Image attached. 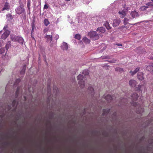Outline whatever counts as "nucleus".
<instances>
[{
    "mask_svg": "<svg viewBox=\"0 0 153 153\" xmlns=\"http://www.w3.org/2000/svg\"><path fill=\"white\" fill-rule=\"evenodd\" d=\"M23 90L25 92V89H22L21 87H18L17 88L15 95V97L16 99L13 101L11 105H8L5 108H3L4 109V112H6L7 111H10L11 108V106L14 109H15L16 107L19 103V102L17 100L18 99L19 101L20 100L22 92H23Z\"/></svg>",
    "mask_w": 153,
    "mask_h": 153,
    "instance_id": "obj_1",
    "label": "nucleus"
},
{
    "mask_svg": "<svg viewBox=\"0 0 153 153\" xmlns=\"http://www.w3.org/2000/svg\"><path fill=\"white\" fill-rule=\"evenodd\" d=\"M88 35L91 39L94 40H97L99 38V35L96 31H91L88 33Z\"/></svg>",
    "mask_w": 153,
    "mask_h": 153,
    "instance_id": "obj_2",
    "label": "nucleus"
},
{
    "mask_svg": "<svg viewBox=\"0 0 153 153\" xmlns=\"http://www.w3.org/2000/svg\"><path fill=\"white\" fill-rule=\"evenodd\" d=\"M7 27V26H5L3 28V30H4L5 31L2 34L1 36L2 39H6L8 37L10 33V31L6 30Z\"/></svg>",
    "mask_w": 153,
    "mask_h": 153,
    "instance_id": "obj_3",
    "label": "nucleus"
},
{
    "mask_svg": "<svg viewBox=\"0 0 153 153\" xmlns=\"http://www.w3.org/2000/svg\"><path fill=\"white\" fill-rule=\"evenodd\" d=\"M5 49L4 48H1L0 49V56H1L3 59H7L8 56L6 55V52Z\"/></svg>",
    "mask_w": 153,
    "mask_h": 153,
    "instance_id": "obj_4",
    "label": "nucleus"
},
{
    "mask_svg": "<svg viewBox=\"0 0 153 153\" xmlns=\"http://www.w3.org/2000/svg\"><path fill=\"white\" fill-rule=\"evenodd\" d=\"M77 79L78 81V83L80 86L83 87V85H84V83L83 80L84 79V76L81 74H79L77 77Z\"/></svg>",
    "mask_w": 153,
    "mask_h": 153,
    "instance_id": "obj_5",
    "label": "nucleus"
},
{
    "mask_svg": "<svg viewBox=\"0 0 153 153\" xmlns=\"http://www.w3.org/2000/svg\"><path fill=\"white\" fill-rule=\"evenodd\" d=\"M16 10L17 13L20 14L24 12L25 9L23 6H21L18 7Z\"/></svg>",
    "mask_w": 153,
    "mask_h": 153,
    "instance_id": "obj_6",
    "label": "nucleus"
},
{
    "mask_svg": "<svg viewBox=\"0 0 153 153\" xmlns=\"http://www.w3.org/2000/svg\"><path fill=\"white\" fill-rule=\"evenodd\" d=\"M118 10V13L120 15V17L121 18H123L126 15V10H125L124 8H123V9L120 10V8Z\"/></svg>",
    "mask_w": 153,
    "mask_h": 153,
    "instance_id": "obj_7",
    "label": "nucleus"
},
{
    "mask_svg": "<svg viewBox=\"0 0 153 153\" xmlns=\"http://www.w3.org/2000/svg\"><path fill=\"white\" fill-rule=\"evenodd\" d=\"M148 6H153V3L152 2L148 3L146 4V6H144L141 7L140 8V9L141 10H144L148 8Z\"/></svg>",
    "mask_w": 153,
    "mask_h": 153,
    "instance_id": "obj_8",
    "label": "nucleus"
},
{
    "mask_svg": "<svg viewBox=\"0 0 153 153\" xmlns=\"http://www.w3.org/2000/svg\"><path fill=\"white\" fill-rule=\"evenodd\" d=\"M51 35H47L45 37L47 42H51L52 40V37L53 36V33H51Z\"/></svg>",
    "mask_w": 153,
    "mask_h": 153,
    "instance_id": "obj_9",
    "label": "nucleus"
},
{
    "mask_svg": "<svg viewBox=\"0 0 153 153\" xmlns=\"http://www.w3.org/2000/svg\"><path fill=\"white\" fill-rule=\"evenodd\" d=\"M120 22V21L119 19H115L113 21V25L114 26H118Z\"/></svg>",
    "mask_w": 153,
    "mask_h": 153,
    "instance_id": "obj_10",
    "label": "nucleus"
},
{
    "mask_svg": "<svg viewBox=\"0 0 153 153\" xmlns=\"http://www.w3.org/2000/svg\"><path fill=\"white\" fill-rule=\"evenodd\" d=\"M19 36H16L14 34H11L10 37L11 40L13 42H17V39L18 38Z\"/></svg>",
    "mask_w": 153,
    "mask_h": 153,
    "instance_id": "obj_11",
    "label": "nucleus"
},
{
    "mask_svg": "<svg viewBox=\"0 0 153 153\" xmlns=\"http://www.w3.org/2000/svg\"><path fill=\"white\" fill-rule=\"evenodd\" d=\"M62 49L63 50H67L68 48L67 44L65 42H63L61 45Z\"/></svg>",
    "mask_w": 153,
    "mask_h": 153,
    "instance_id": "obj_12",
    "label": "nucleus"
},
{
    "mask_svg": "<svg viewBox=\"0 0 153 153\" xmlns=\"http://www.w3.org/2000/svg\"><path fill=\"white\" fill-rule=\"evenodd\" d=\"M7 19L9 22H12L13 21V17L10 14H9L6 15Z\"/></svg>",
    "mask_w": 153,
    "mask_h": 153,
    "instance_id": "obj_13",
    "label": "nucleus"
},
{
    "mask_svg": "<svg viewBox=\"0 0 153 153\" xmlns=\"http://www.w3.org/2000/svg\"><path fill=\"white\" fill-rule=\"evenodd\" d=\"M97 32H99L100 34H101L104 33L105 32V29L103 27H100L97 29Z\"/></svg>",
    "mask_w": 153,
    "mask_h": 153,
    "instance_id": "obj_14",
    "label": "nucleus"
},
{
    "mask_svg": "<svg viewBox=\"0 0 153 153\" xmlns=\"http://www.w3.org/2000/svg\"><path fill=\"white\" fill-rule=\"evenodd\" d=\"M10 6L8 3L6 2L4 5V7L2 9V10H8L10 9Z\"/></svg>",
    "mask_w": 153,
    "mask_h": 153,
    "instance_id": "obj_15",
    "label": "nucleus"
},
{
    "mask_svg": "<svg viewBox=\"0 0 153 153\" xmlns=\"http://www.w3.org/2000/svg\"><path fill=\"white\" fill-rule=\"evenodd\" d=\"M137 78L140 80H142L144 79L143 74L141 72L137 74Z\"/></svg>",
    "mask_w": 153,
    "mask_h": 153,
    "instance_id": "obj_16",
    "label": "nucleus"
},
{
    "mask_svg": "<svg viewBox=\"0 0 153 153\" xmlns=\"http://www.w3.org/2000/svg\"><path fill=\"white\" fill-rule=\"evenodd\" d=\"M88 92L89 94H91V95H94V90L92 87H89L88 88Z\"/></svg>",
    "mask_w": 153,
    "mask_h": 153,
    "instance_id": "obj_17",
    "label": "nucleus"
},
{
    "mask_svg": "<svg viewBox=\"0 0 153 153\" xmlns=\"http://www.w3.org/2000/svg\"><path fill=\"white\" fill-rule=\"evenodd\" d=\"M129 84L132 87H134L136 86V83L135 80H131L129 81Z\"/></svg>",
    "mask_w": 153,
    "mask_h": 153,
    "instance_id": "obj_18",
    "label": "nucleus"
},
{
    "mask_svg": "<svg viewBox=\"0 0 153 153\" xmlns=\"http://www.w3.org/2000/svg\"><path fill=\"white\" fill-rule=\"evenodd\" d=\"M17 42L20 43L21 44H23L24 42V40L22 37L19 36Z\"/></svg>",
    "mask_w": 153,
    "mask_h": 153,
    "instance_id": "obj_19",
    "label": "nucleus"
},
{
    "mask_svg": "<svg viewBox=\"0 0 153 153\" xmlns=\"http://www.w3.org/2000/svg\"><path fill=\"white\" fill-rule=\"evenodd\" d=\"M138 96L137 94L136 93H134L132 95L131 97L134 100H136L138 98Z\"/></svg>",
    "mask_w": 153,
    "mask_h": 153,
    "instance_id": "obj_20",
    "label": "nucleus"
},
{
    "mask_svg": "<svg viewBox=\"0 0 153 153\" xmlns=\"http://www.w3.org/2000/svg\"><path fill=\"white\" fill-rule=\"evenodd\" d=\"M105 98L108 102L111 101L112 100V97L109 95H108L107 96H105Z\"/></svg>",
    "mask_w": 153,
    "mask_h": 153,
    "instance_id": "obj_21",
    "label": "nucleus"
},
{
    "mask_svg": "<svg viewBox=\"0 0 153 153\" xmlns=\"http://www.w3.org/2000/svg\"><path fill=\"white\" fill-rule=\"evenodd\" d=\"M131 15L133 18H134L138 16V13L136 11H132L131 13Z\"/></svg>",
    "mask_w": 153,
    "mask_h": 153,
    "instance_id": "obj_22",
    "label": "nucleus"
},
{
    "mask_svg": "<svg viewBox=\"0 0 153 153\" xmlns=\"http://www.w3.org/2000/svg\"><path fill=\"white\" fill-rule=\"evenodd\" d=\"M130 19V18L129 17L128 18V17L126 18L125 17L124 18V24L125 25H126L128 24V22L129 21Z\"/></svg>",
    "mask_w": 153,
    "mask_h": 153,
    "instance_id": "obj_23",
    "label": "nucleus"
},
{
    "mask_svg": "<svg viewBox=\"0 0 153 153\" xmlns=\"http://www.w3.org/2000/svg\"><path fill=\"white\" fill-rule=\"evenodd\" d=\"M140 68L139 67H137L133 71V72H132L131 71H130V73H131V74L132 76H133L139 70Z\"/></svg>",
    "mask_w": 153,
    "mask_h": 153,
    "instance_id": "obj_24",
    "label": "nucleus"
},
{
    "mask_svg": "<svg viewBox=\"0 0 153 153\" xmlns=\"http://www.w3.org/2000/svg\"><path fill=\"white\" fill-rule=\"evenodd\" d=\"M82 40L84 43L86 44H88L90 42V40L86 37H84L83 38Z\"/></svg>",
    "mask_w": 153,
    "mask_h": 153,
    "instance_id": "obj_25",
    "label": "nucleus"
},
{
    "mask_svg": "<svg viewBox=\"0 0 153 153\" xmlns=\"http://www.w3.org/2000/svg\"><path fill=\"white\" fill-rule=\"evenodd\" d=\"M110 111V109H104L103 111V115H105L106 114H108L109 113Z\"/></svg>",
    "mask_w": 153,
    "mask_h": 153,
    "instance_id": "obj_26",
    "label": "nucleus"
},
{
    "mask_svg": "<svg viewBox=\"0 0 153 153\" xmlns=\"http://www.w3.org/2000/svg\"><path fill=\"white\" fill-rule=\"evenodd\" d=\"M104 25L107 29H111V27H110L109 23L108 22H105Z\"/></svg>",
    "mask_w": 153,
    "mask_h": 153,
    "instance_id": "obj_27",
    "label": "nucleus"
},
{
    "mask_svg": "<svg viewBox=\"0 0 153 153\" xmlns=\"http://www.w3.org/2000/svg\"><path fill=\"white\" fill-rule=\"evenodd\" d=\"M119 2L118 1H114V3L113 4V6L115 5V8H117V5H118L119 6Z\"/></svg>",
    "mask_w": 153,
    "mask_h": 153,
    "instance_id": "obj_28",
    "label": "nucleus"
},
{
    "mask_svg": "<svg viewBox=\"0 0 153 153\" xmlns=\"http://www.w3.org/2000/svg\"><path fill=\"white\" fill-rule=\"evenodd\" d=\"M26 69V66H24L23 67V69L22 70H21V71H20V73L21 75H23L24 74L25 71Z\"/></svg>",
    "mask_w": 153,
    "mask_h": 153,
    "instance_id": "obj_29",
    "label": "nucleus"
},
{
    "mask_svg": "<svg viewBox=\"0 0 153 153\" xmlns=\"http://www.w3.org/2000/svg\"><path fill=\"white\" fill-rule=\"evenodd\" d=\"M53 34H54L53 35V38L55 39V40H56V41L59 38V36L57 34H55L54 33H53Z\"/></svg>",
    "mask_w": 153,
    "mask_h": 153,
    "instance_id": "obj_30",
    "label": "nucleus"
},
{
    "mask_svg": "<svg viewBox=\"0 0 153 153\" xmlns=\"http://www.w3.org/2000/svg\"><path fill=\"white\" fill-rule=\"evenodd\" d=\"M44 23L45 26H47L49 24V22L47 19H45L44 21Z\"/></svg>",
    "mask_w": 153,
    "mask_h": 153,
    "instance_id": "obj_31",
    "label": "nucleus"
},
{
    "mask_svg": "<svg viewBox=\"0 0 153 153\" xmlns=\"http://www.w3.org/2000/svg\"><path fill=\"white\" fill-rule=\"evenodd\" d=\"M82 74L85 75H88L89 74V71L88 70H84L83 71Z\"/></svg>",
    "mask_w": 153,
    "mask_h": 153,
    "instance_id": "obj_32",
    "label": "nucleus"
},
{
    "mask_svg": "<svg viewBox=\"0 0 153 153\" xmlns=\"http://www.w3.org/2000/svg\"><path fill=\"white\" fill-rule=\"evenodd\" d=\"M140 110H139V109L138 110H137V112L138 113L141 114L144 111V110L142 108H140Z\"/></svg>",
    "mask_w": 153,
    "mask_h": 153,
    "instance_id": "obj_33",
    "label": "nucleus"
},
{
    "mask_svg": "<svg viewBox=\"0 0 153 153\" xmlns=\"http://www.w3.org/2000/svg\"><path fill=\"white\" fill-rule=\"evenodd\" d=\"M20 82V79H17L16 80L15 83L14 84V86L16 85L17 84H18Z\"/></svg>",
    "mask_w": 153,
    "mask_h": 153,
    "instance_id": "obj_34",
    "label": "nucleus"
},
{
    "mask_svg": "<svg viewBox=\"0 0 153 153\" xmlns=\"http://www.w3.org/2000/svg\"><path fill=\"white\" fill-rule=\"evenodd\" d=\"M11 45V42H8L7 43L6 45V47L7 49V50L8 49V48L9 46Z\"/></svg>",
    "mask_w": 153,
    "mask_h": 153,
    "instance_id": "obj_35",
    "label": "nucleus"
},
{
    "mask_svg": "<svg viewBox=\"0 0 153 153\" xmlns=\"http://www.w3.org/2000/svg\"><path fill=\"white\" fill-rule=\"evenodd\" d=\"M75 38L78 40H80V36L79 34L76 35L75 36Z\"/></svg>",
    "mask_w": 153,
    "mask_h": 153,
    "instance_id": "obj_36",
    "label": "nucleus"
},
{
    "mask_svg": "<svg viewBox=\"0 0 153 153\" xmlns=\"http://www.w3.org/2000/svg\"><path fill=\"white\" fill-rule=\"evenodd\" d=\"M129 26H123L122 27L123 28V29L124 30H126V29L129 28Z\"/></svg>",
    "mask_w": 153,
    "mask_h": 153,
    "instance_id": "obj_37",
    "label": "nucleus"
},
{
    "mask_svg": "<svg viewBox=\"0 0 153 153\" xmlns=\"http://www.w3.org/2000/svg\"><path fill=\"white\" fill-rule=\"evenodd\" d=\"M152 67L151 66H148L146 67V69L149 71H151V69H150L151 68H152Z\"/></svg>",
    "mask_w": 153,
    "mask_h": 153,
    "instance_id": "obj_38",
    "label": "nucleus"
},
{
    "mask_svg": "<svg viewBox=\"0 0 153 153\" xmlns=\"http://www.w3.org/2000/svg\"><path fill=\"white\" fill-rule=\"evenodd\" d=\"M36 28L35 27L34 25H32V30L31 32H33L34 30Z\"/></svg>",
    "mask_w": 153,
    "mask_h": 153,
    "instance_id": "obj_39",
    "label": "nucleus"
},
{
    "mask_svg": "<svg viewBox=\"0 0 153 153\" xmlns=\"http://www.w3.org/2000/svg\"><path fill=\"white\" fill-rule=\"evenodd\" d=\"M10 86V82L8 83L6 87V92L7 91V89L9 88V86Z\"/></svg>",
    "mask_w": 153,
    "mask_h": 153,
    "instance_id": "obj_40",
    "label": "nucleus"
},
{
    "mask_svg": "<svg viewBox=\"0 0 153 153\" xmlns=\"http://www.w3.org/2000/svg\"><path fill=\"white\" fill-rule=\"evenodd\" d=\"M144 87L143 85H139L138 86V89L140 91L142 90V88Z\"/></svg>",
    "mask_w": 153,
    "mask_h": 153,
    "instance_id": "obj_41",
    "label": "nucleus"
},
{
    "mask_svg": "<svg viewBox=\"0 0 153 153\" xmlns=\"http://www.w3.org/2000/svg\"><path fill=\"white\" fill-rule=\"evenodd\" d=\"M30 3L29 2V1H28L27 3V8L29 9H30Z\"/></svg>",
    "mask_w": 153,
    "mask_h": 153,
    "instance_id": "obj_42",
    "label": "nucleus"
},
{
    "mask_svg": "<svg viewBox=\"0 0 153 153\" xmlns=\"http://www.w3.org/2000/svg\"><path fill=\"white\" fill-rule=\"evenodd\" d=\"M33 32H31V36L32 38H33V39H34V38L33 37Z\"/></svg>",
    "mask_w": 153,
    "mask_h": 153,
    "instance_id": "obj_43",
    "label": "nucleus"
},
{
    "mask_svg": "<svg viewBox=\"0 0 153 153\" xmlns=\"http://www.w3.org/2000/svg\"><path fill=\"white\" fill-rule=\"evenodd\" d=\"M48 8V6L47 4H45L44 6V9H47Z\"/></svg>",
    "mask_w": 153,
    "mask_h": 153,
    "instance_id": "obj_44",
    "label": "nucleus"
},
{
    "mask_svg": "<svg viewBox=\"0 0 153 153\" xmlns=\"http://www.w3.org/2000/svg\"><path fill=\"white\" fill-rule=\"evenodd\" d=\"M122 69H120V68H117L116 69V71H120V70H121Z\"/></svg>",
    "mask_w": 153,
    "mask_h": 153,
    "instance_id": "obj_45",
    "label": "nucleus"
},
{
    "mask_svg": "<svg viewBox=\"0 0 153 153\" xmlns=\"http://www.w3.org/2000/svg\"><path fill=\"white\" fill-rule=\"evenodd\" d=\"M124 101H126V100H125V99H122L121 100V102H124Z\"/></svg>",
    "mask_w": 153,
    "mask_h": 153,
    "instance_id": "obj_46",
    "label": "nucleus"
},
{
    "mask_svg": "<svg viewBox=\"0 0 153 153\" xmlns=\"http://www.w3.org/2000/svg\"><path fill=\"white\" fill-rule=\"evenodd\" d=\"M116 45L118 46H122V45L121 44H117Z\"/></svg>",
    "mask_w": 153,
    "mask_h": 153,
    "instance_id": "obj_47",
    "label": "nucleus"
},
{
    "mask_svg": "<svg viewBox=\"0 0 153 153\" xmlns=\"http://www.w3.org/2000/svg\"><path fill=\"white\" fill-rule=\"evenodd\" d=\"M137 103L136 102H135V103H134V105L137 107Z\"/></svg>",
    "mask_w": 153,
    "mask_h": 153,
    "instance_id": "obj_48",
    "label": "nucleus"
},
{
    "mask_svg": "<svg viewBox=\"0 0 153 153\" xmlns=\"http://www.w3.org/2000/svg\"><path fill=\"white\" fill-rule=\"evenodd\" d=\"M84 79H83V80H83V81L84 82V86H83V87H82L81 86H80V87H81V88H83V87L85 86V82H84Z\"/></svg>",
    "mask_w": 153,
    "mask_h": 153,
    "instance_id": "obj_49",
    "label": "nucleus"
},
{
    "mask_svg": "<svg viewBox=\"0 0 153 153\" xmlns=\"http://www.w3.org/2000/svg\"><path fill=\"white\" fill-rule=\"evenodd\" d=\"M24 100H27L26 97L25 96H24Z\"/></svg>",
    "mask_w": 153,
    "mask_h": 153,
    "instance_id": "obj_50",
    "label": "nucleus"
},
{
    "mask_svg": "<svg viewBox=\"0 0 153 153\" xmlns=\"http://www.w3.org/2000/svg\"><path fill=\"white\" fill-rule=\"evenodd\" d=\"M1 119H2V116H1Z\"/></svg>",
    "mask_w": 153,
    "mask_h": 153,
    "instance_id": "obj_51",
    "label": "nucleus"
},
{
    "mask_svg": "<svg viewBox=\"0 0 153 153\" xmlns=\"http://www.w3.org/2000/svg\"><path fill=\"white\" fill-rule=\"evenodd\" d=\"M66 0L67 1H69L70 0Z\"/></svg>",
    "mask_w": 153,
    "mask_h": 153,
    "instance_id": "obj_52",
    "label": "nucleus"
},
{
    "mask_svg": "<svg viewBox=\"0 0 153 153\" xmlns=\"http://www.w3.org/2000/svg\"><path fill=\"white\" fill-rule=\"evenodd\" d=\"M2 32V31H0V33H1Z\"/></svg>",
    "mask_w": 153,
    "mask_h": 153,
    "instance_id": "obj_53",
    "label": "nucleus"
},
{
    "mask_svg": "<svg viewBox=\"0 0 153 153\" xmlns=\"http://www.w3.org/2000/svg\"><path fill=\"white\" fill-rule=\"evenodd\" d=\"M152 1L153 2V0H152Z\"/></svg>",
    "mask_w": 153,
    "mask_h": 153,
    "instance_id": "obj_54",
    "label": "nucleus"
}]
</instances>
